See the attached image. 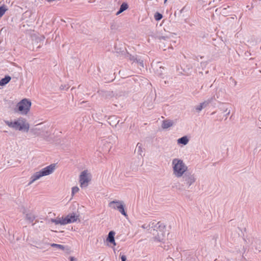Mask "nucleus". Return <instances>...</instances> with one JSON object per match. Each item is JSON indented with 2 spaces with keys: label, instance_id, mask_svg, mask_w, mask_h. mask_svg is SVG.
I'll list each match as a JSON object with an SVG mask.
<instances>
[{
  "label": "nucleus",
  "instance_id": "15",
  "mask_svg": "<svg viewBox=\"0 0 261 261\" xmlns=\"http://www.w3.org/2000/svg\"><path fill=\"white\" fill-rule=\"evenodd\" d=\"M11 78L10 76H6L4 78L0 81V86H3L8 84L11 80Z\"/></svg>",
  "mask_w": 261,
  "mask_h": 261
},
{
  "label": "nucleus",
  "instance_id": "19",
  "mask_svg": "<svg viewBox=\"0 0 261 261\" xmlns=\"http://www.w3.org/2000/svg\"><path fill=\"white\" fill-rule=\"evenodd\" d=\"M7 6L3 5L0 7V18L2 17L5 12L7 11Z\"/></svg>",
  "mask_w": 261,
  "mask_h": 261
},
{
  "label": "nucleus",
  "instance_id": "1",
  "mask_svg": "<svg viewBox=\"0 0 261 261\" xmlns=\"http://www.w3.org/2000/svg\"><path fill=\"white\" fill-rule=\"evenodd\" d=\"M172 174L174 177L180 178L188 170V167L183 160L174 158L171 161Z\"/></svg>",
  "mask_w": 261,
  "mask_h": 261
},
{
  "label": "nucleus",
  "instance_id": "11",
  "mask_svg": "<svg viewBox=\"0 0 261 261\" xmlns=\"http://www.w3.org/2000/svg\"><path fill=\"white\" fill-rule=\"evenodd\" d=\"M115 234V232L114 231H111L109 232L108 238H107V241L113 244L114 246L116 245L114 239Z\"/></svg>",
  "mask_w": 261,
  "mask_h": 261
},
{
  "label": "nucleus",
  "instance_id": "4",
  "mask_svg": "<svg viewBox=\"0 0 261 261\" xmlns=\"http://www.w3.org/2000/svg\"><path fill=\"white\" fill-rule=\"evenodd\" d=\"M5 123L9 127L17 130L27 132L30 128L29 123L27 122L25 119L21 117L14 119V120H6L5 121Z\"/></svg>",
  "mask_w": 261,
  "mask_h": 261
},
{
  "label": "nucleus",
  "instance_id": "20",
  "mask_svg": "<svg viewBox=\"0 0 261 261\" xmlns=\"http://www.w3.org/2000/svg\"><path fill=\"white\" fill-rule=\"evenodd\" d=\"M50 246L53 247H56L58 249H60L62 250H64L65 249V247L64 246L60 244H55V243H52L50 244Z\"/></svg>",
  "mask_w": 261,
  "mask_h": 261
},
{
  "label": "nucleus",
  "instance_id": "28",
  "mask_svg": "<svg viewBox=\"0 0 261 261\" xmlns=\"http://www.w3.org/2000/svg\"><path fill=\"white\" fill-rule=\"evenodd\" d=\"M166 38V37L162 36V37H160V39H162L165 40Z\"/></svg>",
  "mask_w": 261,
  "mask_h": 261
},
{
  "label": "nucleus",
  "instance_id": "13",
  "mask_svg": "<svg viewBox=\"0 0 261 261\" xmlns=\"http://www.w3.org/2000/svg\"><path fill=\"white\" fill-rule=\"evenodd\" d=\"M189 142V139L187 136H184L177 140V143L178 145L182 144L186 145Z\"/></svg>",
  "mask_w": 261,
  "mask_h": 261
},
{
  "label": "nucleus",
  "instance_id": "23",
  "mask_svg": "<svg viewBox=\"0 0 261 261\" xmlns=\"http://www.w3.org/2000/svg\"><path fill=\"white\" fill-rule=\"evenodd\" d=\"M141 227L143 229H149L150 225L149 224H144L143 225H142Z\"/></svg>",
  "mask_w": 261,
  "mask_h": 261
},
{
  "label": "nucleus",
  "instance_id": "30",
  "mask_svg": "<svg viewBox=\"0 0 261 261\" xmlns=\"http://www.w3.org/2000/svg\"><path fill=\"white\" fill-rule=\"evenodd\" d=\"M167 1V0H165L164 1V3H166Z\"/></svg>",
  "mask_w": 261,
  "mask_h": 261
},
{
  "label": "nucleus",
  "instance_id": "2",
  "mask_svg": "<svg viewBox=\"0 0 261 261\" xmlns=\"http://www.w3.org/2000/svg\"><path fill=\"white\" fill-rule=\"evenodd\" d=\"M56 169L55 164H52L47 166L40 170L34 172L30 177L28 185H31L36 180L40 179L43 176L49 175L52 174Z\"/></svg>",
  "mask_w": 261,
  "mask_h": 261
},
{
  "label": "nucleus",
  "instance_id": "9",
  "mask_svg": "<svg viewBox=\"0 0 261 261\" xmlns=\"http://www.w3.org/2000/svg\"><path fill=\"white\" fill-rule=\"evenodd\" d=\"M66 224L76 222L79 219V216L74 213L70 214L65 217Z\"/></svg>",
  "mask_w": 261,
  "mask_h": 261
},
{
  "label": "nucleus",
  "instance_id": "29",
  "mask_svg": "<svg viewBox=\"0 0 261 261\" xmlns=\"http://www.w3.org/2000/svg\"><path fill=\"white\" fill-rule=\"evenodd\" d=\"M229 114H230V111H229L227 112V115H229Z\"/></svg>",
  "mask_w": 261,
  "mask_h": 261
},
{
  "label": "nucleus",
  "instance_id": "27",
  "mask_svg": "<svg viewBox=\"0 0 261 261\" xmlns=\"http://www.w3.org/2000/svg\"><path fill=\"white\" fill-rule=\"evenodd\" d=\"M137 62H138L140 64V65H141L142 67L143 66V61H140V60L138 61L137 60Z\"/></svg>",
  "mask_w": 261,
  "mask_h": 261
},
{
  "label": "nucleus",
  "instance_id": "22",
  "mask_svg": "<svg viewBox=\"0 0 261 261\" xmlns=\"http://www.w3.org/2000/svg\"><path fill=\"white\" fill-rule=\"evenodd\" d=\"M162 15L159 13H156L154 14V19L157 21L161 20L162 18Z\"/></svg>",
  "mask_w": 261,
  "mask_h": 261
},
{
  "label": "nucleus",
  "instance_id": "5",
  "mask_svg": "<svg viewBox=\"0 0 261 261\" xmlns=\"http://www.w3.org/2000/svg\"><path fill=\"white\" fill-rule=\"evenodd\" d=\"M181 178L180 189L190 188L191 186L195 184L197 179L195 174L192 172H187L183 176H181Z\"/></svg>",
  "mask_w": 261,
  "mask_h": 261
},
{
  "label": "nucleus",
  "instance_id": "8",
  "mask_svg": "<svg viewBox=\"0 0 261 261\" xmlns=\"http://www.w3.org/2000/svg\"><path fill=\"white\" fill-rule=\"evenodd\" d=\"M91 180V175L88 170H84L82 171L79 177L80 187L82 188L87 187Z\"/></svg>",
  "mask_w": 261,
  "mask_h": 261
},
{
  "label": "nucleus",
  "instance_id": "24",
  "mask_svg": "<svg viewBox=\"0 0 261 261\" xmlns=\"http://www.w3.org/2000/svg\"><path fill=\"white\" fill-rule=\"evenodd\" d=\"M69 259L70 261H77V258L73 256H70L69 257Z\"/></svg>",
  "mask_w": 261,
  "mask_h": 261
},
{
  "label": "nucleus",
  "instance_id": "25",
  "mask_svg": "<svg viewBox=\"0 0 261 261\" xmlns=\"http://www.w3.org/2000/svg\"><path fill=\"white\" fill-rule=\"evenodd\" d=\"M129 60H132L134 62H135V61H137L136 58H135L134 57H133V56H129Z\"/></svg>",
  "mask_w": 261,
  "mask_h": 261
},
{
  "label": "nucleus",
  "instance_id": "18",
  "mask_svg": "<svg viewBox=\"0 0 261 261\" xmlns=\"http://www.w3.org/2000/svg\"><path fill=\"white\" fill-rule=\"evenodd\" d=\"M25 219L29 222L32 223L35 219V216L31 214H27L25 216Z\"/></svg>",
  "mask_w": 261,
  "mask_h": 261
},
{
  "label": "nucleus",
  "instance_id": "17",
  "mask_svg": "<svg viewBox=\"0 0 261 261\" xmlns=\"http://www.w3.org/2000/svg\"><path fill=\"white\" fill-rule=\"evenodd\" d=\"M136 151L140 154V155H142L143 153V149L142 147V144L138 143L137 144L136 148Z\"/></svg>",
  "mask_w": 261,
  "mask_h": 261
},
{
  "label": "nucleus",
  "instance_id": "6",
  "mask_svg": "<svg viewBox=\"0 0 261 261\" xmlns=\"http://www.w3.org/2000/svg\"><path fill=\"white\" fill-rule=\"evenodd\" d=\"M108 206L114 210L118 211L125 217H127V214L125 211V204L122 200H114L108 203Z\"/></svg>",
  "mask_w": 261,
  "mask_h": 261
},
{
  "label": "nucleus",
  "instance_id": "3",
  "mask_svg": "<svg viewBox=\"0 0 261 261\" xmlns=\"http://www.w3.org/2000/svg\"><path fill=\"white\" fill-rule=\"evenodd\" d=\"M31 133L36 136H42L43 139L47 141L51 140L50 138V132L49 127L40 123L34 125L30 129Z\"/></svg>",
  "mask_w": 261,
  "mask_h": 261
},
{
  "label": "nucleus",
  "instance_id": "21",
  "mask_svg": "<svg viewBox=\"0 0 261 261\" xmlns=\"http://www.w3.org/2000/svg\"><path fill=\"white\" fill-rule=\"evenodd\" d=\"M80 190V189L77 186H74L72 188V191H71V195L72 196H73L75 194L79 192Z\"/></svg>",
  "mask_w": 261,
  "mask_h": 261
},
{
  "label": "nucleus",
  "instance_id": "12",
  "mask_svg": "<svg viewBox=\"0 0 261 261\" xmlns=\"http://www.w3.org/2000/svg\"><path fill=\"white\" fill-rule=\"evenodd\" d=\"M173 125V121L171 120H164L162 124V127L163 129H167Z\"/></svg>",
  "mask_w": 261,
  "mask_h": 261
},
{
  "label": "nucleus",
  "instance_id": "16",
  "mask_svg": "<svg viewBox=\"0 0 261 261\" xmlns=\"http://www.w3.org/2000/svg\"><path fill=\"white\" fill-rule=\"evenodd\" d=\"M128 5L125 3H123L120 6L119 10L117 12L116 15H119L120 13H121L124 11L126 10L128 8Z\"/></svg>",
  "mask_w": 261,
  "mask_h": 261
},
{
  "label": "nucleus",
  "instance_id": "14",
  "mask_svg": "<svg viewBox=\"0 0 261 261\" xmlns=\"http://www.w3.org/2000/svg\"><path fill=\"white\" fill-rule=\"evenodd\" d=\"M208 104V102L207 101H204L203 102L200 103L199 105L196 106L195 107V110L197 112H200L203 108L206 107Z\"/></svg>",
  "mask_w": 261,
  "mask_h": 261
},
{
  "label": "nucleus",
  "instance_id": "10",
  "mask_svg": "<svg viewBox=\"0 0 261 261\" xmlns=\"http://www.w3.org/2000/svg\"><path fill=\"white\" fill-rule=\"evenodd\" d=\"M50 221L52 223H55L56 225L60 224L61 225H64L67 224L66 221V219L65 218V217H58L55 219H51L50 220Z\"/></svg>",
  "mask_w": 261,
  "mask_h": 261
},
{
  "label": "nucleus",
  "instance_id": "7",
  "mask_svg": "<svg viewBox=\"0 0 261 261\" xmlns=\"http://www.w3.org/2000/svg\"><path fill=\"white\" fill-rule=\"evenodd\" d=\"M31 105L32 103L30 100L24 98L17 103V107L18 111L22 115H27L30 110Z\"/></svg>",
  "mask_w": 261,
  "mask_h": 261
},
{
  "label": "nucleus",
  "instance_id": "26",
  "mask_svg": "<svg viewBox=\"0 0 261 261\" xmlns=\"http://www.w3.org/2000/svg\"><path fill=\"white\" fill-rule=\"evenodd\" d=\"M121 259L122 261H126V257L124 255H122L121 256Z\"/></svg>",
  "mask_w": 261,
  "mask_h": 261
}]
</instances>
